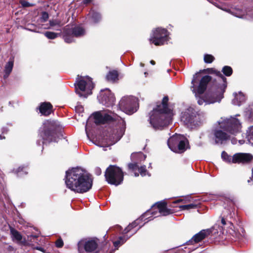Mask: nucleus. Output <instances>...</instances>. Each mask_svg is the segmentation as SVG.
I'll list each match as a JSON object with an SVG mask.
<instances>
[{"instance_id":"nucleus-57","label":"nucleus","mask_w":253,"mask_h":253,"mask_svg":"<svg viewBox=\"0 0 253 253\" xmlns=\"http://www.w3.org/2000/svg\"><path fill=\"white\" fill-rule=\"evenodd\" d=\"M144 74H145V76H146V75L147 74V72H145Z\"/></svg>"},{"instance_id":"nucleus-43","label":"nucleus","mask_w":253,"mask_h":253,"mask_svg":"<svg viewBox=\"0 0 253 253\" xmlns=\"http://www.w3.org/2000/svg\"><path fill=\"white\" fill-rule=\"evenodd\" d=\"M136 156L140 158H143L144 160L146 158V156L141 153H136Z\"/></svg>"},{"instance_id":"nucleus-4","label":"nucleus","mask_w":253,"mask_h":253,"mask_svg":"<svg viewBox=\"0 0 253 253\" xmlns=\"http://www.w3.org/2000/svg\"><path fill=\"white\" fill-rule=\"evenodd\" d=\"M95 123L96 124H105L119 120L122 123V126L119 128L114 129L112 133L105 138V142L107 146L113 145L118 142L123 135L125 130V122L119 116L109 111H101L94 114Z\"/></svg>"},{"instance_id":"nucleus-53","label":"nucleus","mask_w":253,"mask_h":253,"mask_svg":"<svg viewBox=\"0 0 253 253\" xmlns=\"http://www.w3.org/2000/svg\"><path fill=\"white\" fill-rule=\"evenodd\" d=\"M138 175H139V174L138 173H137V172L134 173V176L135 177L138 176Z\"/></svg>"},{"instance_id":"nucleus-49","label":"nucleus","mask_w":253,"mask_h":253,"mask_svg":"<svg viewBox=\"0 0 253 253\" xmlns=\"http://www.w3.org/2000/svg\"><path fill=\"white\" fill-rule=\"evenodd\" d=\"M183 199H178V200L174 201V203H179V202H183Z\"/></svg>"},{"instance_id":"nucleus-34","label":"nucleus","mask_w":253,"mask_h":253,"mask_svg":"<svg viewBox=\"0 0 253 253\" xmlns=\"http://www.w3.org/2000/svg\"><path fill=\"white\" fill-rule=\"evenodd\" d=\"M138 169L140 172V175L142 176H146V175H148L149 176H150L148 172L146 170L145 166H141V167L138 168Z\"/></svg>"},{"instance_id":"nucleus-48","label":"nucleus","mask_w":253,"mask_h":253,"mask_svg":"<svg viewBox=\"0 0 253 253\" xmlns=\"http://www.w3.org/2000/svg\"><path fill=\"white\" fill-rule=\"evenodd\" d=\"M92 0H84V4H88L90 3L91 1Z\"/></svg>"},{"instance_id":"nucleus-60","label":"nucleus","mask_w":253,"mask_h":253,"mask_svg":"<svg viewBox=\"0 0 253 253\" xmlns=\"http://www.w3.org/2000/svg\"><path fill=\"white\" fill-rule=\"evenodd\" d=\"M140 227V226L139 227V228H137V229H135L136 231L138 230V229H139V228Z\"/></svg>"},{"instance_id":"nucleus-15","label":"nucleus","mask_w":253,"mask_h":253,"mask_svg":"<svg viewBox=\"0 0 253 253\" xmlns=\"http://www.w3.org/2000/svg\"><path fill=\"white\" fill-rule=\"evenodd\" d=\"M199 73H196L193 76V80L191 82L192 84L191 88L192 92L195 94V95L202 94L205 90L207 84L211 80V77L210 76H205L200 80L199 86L197 88L195 86V84L199 80L200 77Z\"/></svg>"},{"instance_id":"nucleus-24","label":"nucleus","mask_w":253,"mask_h":253,"mask_svg":"<svg viewBox=\"0 0 253 253\" xmlns=\"http://www.w3.org/2000/svg\"><path fill=\"white\" fill-rule=\"evenodd\" d=\"M10 233L12 239L13 241L17 243L20 242L22 239V236L20 233L13 228L10 229Z\"/></svg>"},{"instance_id":"nucleus-8","label":"nucleus","mask_w":253,"mask_h":253,"mask_svg":"<svg viewBox=\"0 0 253 253\" xmlns=\"http://www.w3.org/2000/svg\"><path fill=\"white\" fill-rule=\"evenodd\" d=\"M77 82L75 84L76 91L80 96L86 98L91 94L94 85L91 78L88 76L78 77Z\"/></svg>"},{"instance_id":"nucleus-54","label":"nucleus","mask_w":253,"mask_h":253,"mask_svg":"<svg viewBox=\"0 0 253 253\" xmlns=\"http://www.w3.org/2000/svg\"><path fill=\"white\" fill-rule=\"evenodd\" d=\"M221 222H222L223 224H224V225L225 224V222L224 219H222Z\"/></svg>"},{"instance_id":"nucleus-17","label":"nucleus","mask_w":253,"mask_h":253,"mask_svg":"<svg viewBox=\"0 0 253 253\" xmlns=\"http://www.w3.org/2000/svg\"><path fill=\"white\" fill-rule=\"evenodd\" d=\"M98 99L100 103L107 107L112 106L115 101L114 95L108 88L101 90Z\"/></svg>"},{"instance_id":"nucleus-35","label":"nucleus","mask_w":253,"mask_h":253,"mask_svg":"<svg viewBox=\"0 0 253 253\" xmlns=\"http://www.w3.org/2000/svg\"><path fill=\"white\" fill-rule=\"evenodd\" d=\"M214 59V57L211 54H206L204 56V61L207 63H211L213 61Z\"/></svg>"},{"instance_id":"nucleus-55","label":"nucleus","mask_w":253,"mask_h":253,"mask_svg":"<svg viewBox=\"0 0 253 253\" xmlns=\"http://www.w3.org/2000/svg\"><path fill=\"white\" fill-rule=\"evenodd\" d=\"M124 236H125V238H126V239L127 238V239H128V238H130V236H128V237H126V235H124Z\"/></svg>"},{"instance_id":"nucleus-40","label":"nucleus","mask_w":253,"mask_h":253,"mask_svg":"<svg viewBox=\"0 0 253 253\" xmlns=\"http://www.w3.org/2000/svg\"><path fill=\"white\" fill-rule=\"evenodd\" d=\"M62 27L55 26L51 27H48V29H51L56 31H58L60 32L59 34L63 33V29H61Z\"/></svg>"},{"instance_id":"nucleus-32","label":"nucleus","mask_w":253,"mask_h":253,"mask_svg":"<svg viewBox=\"0 0 253 253\" xmlns=\"http://www.w3.org/2000/svg\"><path fill=\"white\" fill-rule=\"evenodd\" d=\"M197 207L196 205L191 204L189 205L180 206H179V208L182 210H189L191 209H195Z\"/></svg>"},{"instance_id":"nucleus-50","label":"nucleus","mask_w":253,"mask_h":253,"mask_svg":"<svg viewBox=\"0 0 253 253\" xmlns=\"http://www.w3.org/2000/svg\"><path fill=\"white\" fill-rule=\"evenodd\" d=\"M77 108H79L81 111H82L83 110V108L82 106H78L77 107Z\"/></svg>"},{"instance_id":"nucleus-3","label":"nucleus","mask_w":253,"mask_h":253,"mask_svg":"<svg viewBox=\"0 0 253 253\" xmlns=\"http://www.w3.org/2000/svg\"><path fill=\"white\" fill-rule=\"evenodd\" d=\"M168 100L167 96L164 97L162 102L157 105L149 114L148 121L155 130H162L171 121L173 114L168 106Z\"/></svg>"},{"instance_id":"nucleus-30","label":"nucleus","mask_w":253,"mask_h":253,"mask_svg":"<svg viewBox=\"0 0 253 253\" xmlns=\"http://www.w3.org/2000/svg\"><path fill=\"white\" fill-rule=\"evenodd\" d=\"M59 34L52 32H46L44 34V36L49 39H54L58 37Z\"/></svg>"},{"instance_id":"nucleus-37","label":"nucleus","mask_w":253,"mask_h":253,"mask_svg":"<svg viewBox=\"0 0 253 253\" xmlns=\"http://www.w3.org/2000/svg\"><path fill=\"white\" fill-rule=\"evenodd\" d=\"M20 3L23 7H30L33 5V4H31L25 0H20Z\"/></svg>"},{"instance_id":"nucleus-11","label":"nucleus","mask_w":253,"mask_h":253,"mask_svg":"<svg viewBox=\"0 0 253 253\" xmlns=\"http://www.w3.org/2000/svg\"><path fill=\"white\" fill-rule=\"evenodd\" d=\"M187 140L184 136L175 134L170 137L168 141L169 149L174 152L181 153L186 150Z\"/></svg>"},{"instance_id":"nucleus-19","label":"nucleus","mask_w":253,"mask_h":253,"mask_svg":"<svg viewBox=\"0 0 253 253\" xmlns=\"http://www.w3.org/2000/svg\"><path fill=\"white\" fill-rule=\"evenodd\" d=\"M210 230H203L194 235L193 238L188 242V244H193L194 243H198L210 234Z\"/></svg>"},{"instance_id":"nucleus-14","label":"nucleus","mask_w":253,"mask_h":253,"mask_svg":"<svg viewBox=\"0 0 253 253\" xmlns=\"http://www.w3.org/2000/svg\"><path fill=\"white\" fill-rule=\"evenodd\" d=\"M222 159L228 163H244L251 161L253 157L249 153H237L232 157L228 155L225 152L221 154Z\"/></svg>"},{"instance_id":"nucleus-62","label":"nucleus","mask_w":253,"mask_h":253,"mask_svg":"<svg viewBox=\"0 0 253 253\" xmlns=\"http://www.w3.org/2000/svg\"><path fill=\"white\" fill-rule=\"evenodd\" d=\"M0 139H2V137H1V136H0Z\"/></svg>"},{"instance_id":"nucleus-6","label":"nucleus","mask_w":253,"mask_h":253,"mask_svg":"<svg viewBox=\"0 0 253 253\" xmlns=\"http://www.w3.org/2000/svg\"><path fill=\"white\" fill-rule=\"evenodd\" d=\"M205 120V115L197 112L193 107H189L181 113V120L187 126H198Z\"/></svg>"},{"instance_id":"nucleus-10","label":"nucleus","mask_w":253,"mask_h":253,"mask_svg":"<svg viewBox=\"0 0 253 253\" xmlns=\"http://www.w3.org/2000/svg\"><path fill=\"white\" fill-rule=\"evenodd\" d=\"M105 176L109 183L115 185L120 184L124 178L122 169L115 166L109 167L106 170Z\"/></svg>"},{"instance_id":"nucleus-13","label":"nucleus","mask_w":253,"mask_h":253,"mask_svg":"<svg viewBox=\"0 0 253 253\" xmlns=\"http://www.w3.org/2000/svg\"><path fill=\"white\" fill-rule=\"evenodd\" d=\"M149 40L156 45H163L168 40V32L165 29L156 28L153 30Z\"/></svg>"},{"instance_id":"nucleus-7","label":"nucleus","mask_w":253,"mask_h":253,"mask_svg":"<svg viewBox=\"0 0 253 253\" xmlns=\"http://www.w3.org/2000/svg\"><path fill=\"white\" fill-rule=\"evenodd\" d=\"M172 213L170 209L167 208L166 203L164 201L158 202L152 207V209L147 211L141 215V219H144L146 220L145 222L152 220V216L157 217L160 214L162 215H167Z\"/></svg>"},{"instance_id":"nucleus-18","label":"nucleus","mask_w":253,"mask_h":253,"mask_svg":"<svg viewBox=\"0 0 253 253\" xmlns=\"http://www.w3.org/2000/svg\"><path fill=\"white\" fill-rule=\"evenodd\" d=\"M97 247V242L94 240H88L80 242L79 244V250L80 251L84 248L86 252L94 251Z\"/></svg>"},{"instance_id":"nucleus-41","label":"nucleus","mask_w":253,"mask_h":253,"mask_svg":"<svg viewBox=\"0 0 253 253\" xmlns=\"http://www.w3.org/2000/svg\"><path fill=\"white\" fill-rule=\"evenodd\" d=\"M63 245V243L62 242V240H58L56 242V247H58V248H60V247H62Z\"/></svg>"},{"instance_id":"nucleus-5","label":"nucleus","mask_w":253,"mask_h":253,"mask_svg":"<svg viewBox=\"0 0 253 253\" xmlns=\"http://www.w3.org/2000/svg\"><path fill=\"white\" fill-rule=\"evenodd\" d=\"M210 70L222 80L223 83L218 88V90L216 92H208L205 94L203 97H199L198 99V103L200 105H203L204 103L207 105L213 104L215 102H219L223 97V94L227 86L226 84V79L222 74L219 71L213 69Z\"/></svg>"},{"instance_id":"nucleus-38","label":"nucleus","mask_w":253,"mask_h":253,"mask_svg":"<svg viewBox=\"0 0 253 253\" xmlns=\"http://www.w3.org/2000/svg\"><path fill=\"white\" fill-rule=\"evenodd\" d=\"M233 198H225L224 199V203H225V204L226 203H227V205H229L230 206H232L234 205V203H233Z\"/></svg>"},{"instance_id":"nucleus-2","label":"nucleus","mask_w":253,"mask_h":253,"mask_svg":"<svg viewBox=\"0 0 253 253\" xmlns=\"http://www.w3.org/2000/svg\"><path fill=\"white\" fill-rule=\"evenodd\" d=\"M241 124L235 117H221L214 125L213 134L216 144H222L230 138L229 134L236 135L241 131Z\"/></svg>"},{"instance_id":"nucleus-12","label":"nucleus","mask_w":253,"mask_h":253,"mask_svg":"<svg viewBox=\"0 0 253 253\" xmlns=\"http://www.w3.org/2000/svg\"><path fill=\"white\" fill-rule=\"evenodd\" d=\"M119 106L123 112L127 114H132L137 110V99L133 96L124 97L120 100Z\"/></svg>"},{"instance_id":"nucleus-45","label":"nucleus","mask_w":253,"mask_h":253,"mask_svg":"<svg viewBox=\"0 0 253 253\" xmlns=\"http://www.w3.org/2000/svg\"><path fill=\"white\" fill-rule=\"evenodd\" d=\"M249 117L253 119V106H252L251 107V112L250 113Z\"/></svg>"},{"instance_id":"nucleus-22","label":"nucleus","mask_w":253,"mask_h":253,"mask_svg":"<svg viewBox=\"0 0 253 253\" xmlns=\"http://www.w3.org/2000/svg\"><path fill=\"white\" fill-rule=\"evenodd\" d=\"M52 106L48 102H44L41 104L39 109L41 114L44 116H47L51 113Z\"/></svg>"},{"instance_id":"nucleus-36","label":"nucleus","mask_w":253,"mask_h":253,"mask_svg":"<svg viewBox=\"0 0 253 253\" xmlns=\"http://www.w3.org/2000/svg\"><path fill=\"white\" fill-rule=\"evenodd\" d=\"M48 17V14L46 12H42L41 17H40V21L42 22H44L47 20Z\"/></svg>"},{"instance_id":"nucleus-61","label":"nucleus","mask_w":253,"mask_h":253,"mask_svg":"<svg viewBox=\"0 0 253 253\" xmlns=\"http://www.w3.org/2000/svg\"><path fill=\"white\" fill-rule=\"evenodd\" d=\"M140 227V226L139 227V228H137V229H135L136 231L138 230V229H139V228Z\"/></svg>"},{"instance_id":"nucleus-42","label":"nucleus","mask_w":253,"mask_h":253,"mask_svg":"<svg viewBox=\"0 0 253 253\" xmlns=\"http://www.w3.org/2000/svg\"><path fill=\"white\" fill-rule=\"evenodd\" d=\"M95 172L96 175H99L101 173V170L99 168H96L95 169Z\"/></svg>"},{"instance_id":"nucleus-25","label":"nucleus","mask_w":253,"mask_h":253,"mask_svg":"<svg viewBox=\"0 0 253 253\" xmlns=\"http://www.w3.org/2000/svg\"><path fill=\"white\" fill-rule=\"evenodd\" d=\"M88 16L91 18V22L96 23L99 22L101 18L100 14L94 10H91L88 14Z\"/></svg>"},{"instance_id":"nucleus-16","label":"nucleus","mask_w":253,"mask_h":253,"mask_svg":"<svg viewBox=\"0 0 253 253\" xmlns=\"http://www.w3.org/2000/svg\"><path fill=\"white\" fill-rule=\"evenodd\" d=\"M85 34L84 30L80 26H77L71 29L69 26H66L63 29V35L64 37V40L67 43L72 42L73 37H80Z\"/></svg>"},{"instance_id":"nucleus-21","label":"nucleus","mask_w":253,"mask_h":253,"mask_svg":"<svg viewBox=\"0 0 253 253\" xmlns=\"http://www.w3.org/2000/svg\"><path fill=\"white\" fill-rule=\"evenodd\" d=\"M140 221H143L145 222L146 220H144V219H142L141 216L138 219L135 220L132 223L128 225V226L124 230V234H127L128 232L131 231V235H130V236H131L132 234H134L136 232V230L132 229L140 224Z\"/></svg>"},{"instance_id":"nucleus-33","label":"nucleus","mask_w":253,"mask_h":253,"mask_svg":"<svg viewBox=\"0 0 253 253\" xmlns=\"http://www.w3.org/2000/svg\"><path fill=\"white\" fill-rule=\"evenodd\" d=\"M23 169L24 168L19 167L16 169H14L13 171L15 173H17L18 175V176H21L23 175V174H26L27 173V172L26 170H24Z\"/></svg>"},{"instance_id":"nucleus-58","label":"nucleus","mask_w":253,"mask_h":253,"mask_svg":"<svg viewBox=\"0 0 253 253\" xmlns=\"http://www.w3.org/2000/svg\"><path fill=\"white\" fill-rule=\"evenodd\" d=\"M140 65H141V66H144V65L142 63H141Z\"/></svg>"},{"instance_id":"nucleus-59","label":"nucleus","mask_w":253,"mask_h":253,"mask_svg":"<svg viewBox=\"0 0 253 253\" xmlns=\"http://www.w3.org/2000/svg\"><path fill=\"white\" fill-rule=\"evenodd\" d=\"M239 142H240L241 144H242V141H239Z\"/></svg>"},{"instance_id":"nucleus-56","label":"nucleus","mask_w":253,"mask_h":253,"mask_svg":"<svg viewBox=\"0 0 253 253\" xmlns=\"http://www.w3.org/2000/svg\"><path fill=\"white\" fill-rule=\"evenodd\" d=\"M251 180H252V179H249L248 180V183H250Z\"/></svg>"},{"instance_id":"nucleus-46","label":"nucleus","mask_w":253,"mask_h":253,"mask_svg":"<svg viewBox=\"0 0 253 253\" xmlns=\"http://www.w3.org/2000/svg\"><path fill=\"white\" fill-rule=\"evenodd\" d=\"M34 249H36L37 250H39V251H42V253H44V250H43V249L41 247H34Z\"/></svg>"},{"instance_id":"nucleus-26","label":"nucleus","mask_w":253,"mask_h":253,"mask_svg":"<svg viewBox=\"0 0 253 253\" xmlns=\"http://www.w3.org/2000/svg\"><path fill=\"white\" fill-rule=\"evenodd\" d=\"M108 81L114 83L118 80V73L116 71H110L106 76Z\"/></svg>"},{"instance_id":"nucleus-39","label":"nucleus","mask_w":253,"mask_h":253,"mask_svg":"<svg viewBox=\"0 0 253 253\" xmlns=\"http://www.w3.org/2000/svg\"><path fill=\"white\" fill-rule=\"evenodd\" d=\"M128 168L130 169L135 170L138 168V166L136 163L129 164Z\"/></svg>"},{"instance_id":"nucleus-52","label":"nucleus","mask_w":253,"mask_h":253,"mask_svg":"<svg viewBox=\"0 0 253 253\" xmlns=\"http://www.w3.org/2000/svg\"><path fill=\"white\" fill-rule=\"evenodd\" d=\"M96 145H98V146H99L100 147H104V145L103 144H98L97 143H95Z\"/></svg>"},{"instance_id":"nucleus-31","label":"nucleus","mask_w":253,"mask_h":253,"mask_svg":"<svg viewBox=\"0 0 253 253\" xmlns=\"http://www.w3.org/2000/svg\"><path fill=\"white\" fill-rule=\"evenodd\" d=\"M223 74L226 76H230L232 73V69L230 66H225L222 68Z\"/></svg>"},{"instance_id":"nucleus-47","label":"nucleus","mask_w":253,"mask_h":253,"mask_svg":"<svg viewBox=\"0 0 253 253\" xmlns=\"http://www.w3.org/2000/svg\"><path fill=\"white\" fill-rule=\"evenodd\" d=\"M26 29L28 30H29V31H33V32H38V31L36 30V29H33L30 28H26Z\"/></svg>"},{"instance_id":"nucleus-9","label":"nucleus","mask_w":253,"mask_h":253,"mask_svg":"<svg viewBox=\"0 0 253 253\" xmlns=\"http://www.w3.org/2000/svg\"><path fill=\"white\" fill-rule=\"evenodd\" d=\"M58 126V123L54 121L47 120L44 122L42 127L40 129V135L42 139L43 144L45 143L46 141H52V134Z\"/></svg>"},{"instance_id":"nucleus-20","label":"nucleus","mask_w":253,"mask_h":253,"mask_svg":"<svg viewBox=\"0 0 253 253\" xmlns=\"http://www.w3.org/2000/svg\"><path fill=\"white\" fill-rule=\"evenodd\" d=\"M234 97L232 100V103L235 105L240 106L246 100V95L242 91H238L233 93Z\"/></svg>"},{"instance_id":"nucleus-23","label":"nucleus","mask_w":253,"mask_h":253,"mask_svg":"<svg viewBox=\"0 0 253 253\" xmlns=\"http://www.w3.org/2000/svg\"><path fill=\"white\" fill-rule=\"evenodd\" d=\"M14 61L13 59H10L9 61L6 63L4 68V77L6 78L8 77L11 72L12 71L13 67Z\"/></svg>"},{"instance_id":"nucleus-29","label":"nucleus","mask_w":253,"mask_h":253,"mask_svg":"<svg viewBox=\"0 0 253 253\" xmlns=\"http://www.w3.org/2000/svg\"><path fill=\"white\" fill-rule=\"evenodd\" d=\"M127 240V238L126 239L125 236L120 237L118 241L114 242V245L116 248L124 244Z\"/></svg>"},{"instance_id":"nucleus-27","label":"nucleus","mask_w":253,"mask_h":253,"mask_svg":"<svg viewBox=\"0 0 253 253\" xmlns=\"http://www.w3.org/2000/svg\"><path fill=\"white\" fill-rule=\"evenodd\" d=\"M248 133V139L250 143L253 145V126L249 127L247 131Z\"/></svg>"},{"instance_id":"nucleus-44","label":"nucleus","mask_w":253,"mask_h":253,"mask_svg":"<svg viewBox=\"0 0 253 253\" xmlns=\"http://www.w3.org/2000/svg\"><path fill=\"white\" fill-rule=\"evenodd\" d=\"M235 15L239 18H246V16L244 14H235Z\"/></svg>"},{"instance_id":"nucleus-28","label":"nucleus","mask_w":253,"mask_h":253,"mask_svg":"<svg viewBox=\"0 0 253 253\" xmlns=\"http://www.w3.org/2000/svg\"><path fill=\"white\" fill-rule=\"evenodd\" d=\"M64 25V23H62L59 20L54 19L49 21V27H62Z\"/></svg>"},{"instance_id":"nucleus-1","label":"nucleus","mask_w":253,"mask_h":253,"mask_svg":"<svg viewBox=\"0 0 253 253\" xmlns=\"http://www.w3.org/2000/svg\"><path fill=\"white\" fill-rule=\"evenodd\" d=\"M65 183L70 190L83 193L91 189L92 179L83 169L76 168L66 171Z\"/></svg>"},{"instance_id":"nucleus-51","label":"nucleus","mask_w":253,"mask_h":253,"mask_svg":"<svg viewBox=\"0 0 253 253\" xmlns=\"http://www.w3.org/2000/svg\"><path fill=\"white\" fill-rule=\"evenodd\" d=\"M150 63H151V64H152V65H155V61H153V60H151V61H150Z\"/></svg>"}]
</instances>
